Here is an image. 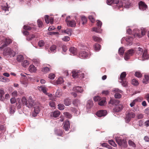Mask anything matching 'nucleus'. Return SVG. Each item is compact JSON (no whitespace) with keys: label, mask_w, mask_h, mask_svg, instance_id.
I'll return each instance as SVG.
<instances>
[{"label":"nucleus","mask_w":149,"mask_h":149,"mask_svg":"<svg viewBox=\"0 0 149 149\" xmlns=\"http://www.w3.org/2000/svg\"><path fill=\"white\" fill-rule=\"evenodd\" d=\"M115 138L116 142L120 146L125 148L127 147V144L126 140L125 139H122L121 137L119 136L116 137L115 136Z\"/></svg>","instance_id":"nucleus-1"},{"label":"nucleus","mask_w":149,"mask_h":149,"mask_svg":"<svg viewBox=\"0 0 149 149\" xmlns=\"http://www.w3.org/2000/svg\"><path fill=\"white\" fill-rule=\"evenodd\" d=\"M1 40L2 43H3V44L0 47L1 50H2L7 45L11 43L12 42V40L8 38H6L4 37H2L1 38Z\"/></svg>","instance_id":"nucleus-2"},{"label":"nucleus","mask_w":149,"mask_h":149,"mask_svg":"<svg viewBox=\"0 0 149 149\" xmlns=\"http://www.w3.org/2000/svg\"><path fill=\"white\" fill-rule=\"evenodd\" d=\"M3 54L5 55H8L14 57L15 55V53L10 47L4 48Z\"/></svg>","instance_id":"nucleus-3"},{"label":"nucleus","mask_w":149,"mask_h":149,"mask_svg":"<svg viewBox=\"0 0 149 149\" xmlns=\"http://www.w3.org/2000/svg\"><path fill=\"white\" fill-rule=\"evenodd\" d=\"M65 21L68 26L71 27H74L76 26L75 21L71 19L70 16H68L65 19Z\"/></svg>","instance_id":"nucleus-4"},{"label":"nucleus","mask_w":149,"mask_h":149,"mask_svg":"<svg viewBox=\"0 0 149 149\" xmlns=\"http://www.w3.org/2000/svg\"><path fill=\"white\" fill-rule=\"evenodd\" d=\"M135 116V113L133 112H128L126 114L125 118V122L126 123H128L132 118H134Z\"/></svg>","instance_id":"nucleus-5"},{"label":"nucleus","mask_w":149,"mask_h":149,"mask_svg":"<svg viewBox=\"0 0 149 149\" xmlns=\"http://www.w3.org/2000/svg\"><path fill=\"white\" fill-rule=\"evenodd\" d=\"M112 91L115 93L114 97L116 98L119 99L121 97V95L120 94L122 93V91L118 88L114 89Z\"/></svg>","instance_id":"nucleus-6"},{"label":"nucleus","mask_w":149,"mask_h":149,"mask_svg":"<svg viewBox=\"0 0 149 149\" xmlns=\"http://www.w3.org/2000/svg\"><path fill=\"white\" fill-rule=\"evenodd\" d=\"M27 104H26V107L29 108L32 107L35 105L34 100H33L31 96L29 97L28 99Z\"/></svg>","instance_id":"nucleus-7"},{"label":"nucleus","mask_w":149,"mask_h":149,"mask_svg":"<svg viewBox=\"0 0 149 149\" xmlns=\"http://www.w3.org/2000/svg\"><path fill=\"white\" fill-rule=\"evenodd\" d=\"M134 52L133 49H131L128 51L127 53L125 54L124 59L126 60H127L129 59L130 56H132L134 53Z\"/></svg>","instance_id":"nucleus-8"},{"label":"nucleus","mask_w":149,"mask_h":149,"mask_svg":"<svg viewBox=\"0 0 149 149\" xmlns=\"http://www.w3.org/2000/svg\"><path fill=\"white\" fill-rule=\"evenodd\" d=\"M107 113V112L106 110H100L96 113V115L98 117H100L105 116Z\"/></svg>","instance_id":"nucleus-9"},{"label":"nucleus","mask_w":149,"mask_h":149,"mask_svg":"<svg viewBox=\"0 0 149 149\" xmlns=\"http://www.w3.org/2000/svg\"><path fill=\"white\" fill-rule=\"evenodd\" d=\"M139 8L141 10L144 11L147 9V6L144 3L141 1L139 3Z\"/></svg>","instance_id":"nucleus-10"},{"label":"nucleus","mask_w":149,"mask_h":149,"mask_svg":"<svg viewBox=\"0 0 149 149\" xmlns=\"http://www.w3.org/2000/svg\"><path fill=\"white\" fill-rule=\"evenodd\" d=\"M72 91L78 93H82L83 92L84 90L81 87L76 86L73 88Z\"/></svg>","instance_id":"nucleus-11"},{"label":"nucleus","mask_w":149,"mask_h":149,"mask_svg":"<svg viewBox=\"0 0 149 149\" xmlns=\"http://www.w3.org/2000/svg\"><path fill=\"white\" fill-rule=\"evenodd\" d=\"M116 107L113 109V110L115 112H119L121 111L123 108L122 105L121 104H116Z\"/></svg>","instance_id":"nucleus-12"},{"label":"nucleus","mask_w":149,"mask_h":149,"mask_svg":"<svg viewBox=\"0 0 149 149\" xmlns=\"http://www.w3.org/2000/svg\"><path fill=\"white\" fill-rule=\"evenodd\" d=\"M142 59L143 60H144L146 59H147L149 58V56L147 53V50L146 49H145L143 51V53L141 56Z\"/></svg>","instance_id":"nucleus-13"},{"label":"nucleus","mask_w":149,"mask_h":149,"mask_svg":"<svg viewBox=\"0 0 149 149\" xmlns=\"http://www.w3.org/2000/svg\"><path fill=\"white\" fill-rule=\"evenodd\" d=\"M88 53L86 51H82L80 52L79 54V56L80 58H86L88 56Z\"/></svg>","instance_id":"nucleus-14"},{"label":"nucleus","mask_w":149,"mask_h":149,"mask_svg":"<svg viewBox=\"0 0 149 149\" xmlns=\"http://www.w3.org/2000/svg\"><path fill=\"white\" fill-rule=\"evenodd\" d=\"M60 114V112L58 111H55L51 113L50 116L51 117L56 118L58 117Z\"/></svg>","instance_id":"nucleus-15"},{"label":"nucleus","mask_w":149,"mask_h":149,"mask_svg":"<svg viewBox=\"0 0 149 149\" xmlns=\"http://www.w3.org/2000/svg\"><path fill=\"white\" fill-rule=\"evenodd\" d=\"M70 53L73 55H76L77 53V50L76 48L74 47H71L69 49Z\"/></svg>","instance_id":"nucleus-16"},{"label":"nucleus","mask_w":149,"mask_h":149,"mask_svg":"<svg viewBox=\"0 0 149 149\" xmlns=\"http://www.w3.org/2000/svg\"><path fill=\"white\" fill-rule=\"evenodd\" d=\"M38 88L40 91H42L46 95L47 94V89L45 87L43 86H38Z\"/></svg>","instance_id":"nucleus-17"},{"label":"nucleus","mask_w":149,"mask_h":149,"mask_svg":"<svg viewBox=\"0 0 149 149\" xmlns=\"http://www.w3.org/2000/svg\"><path fill=\"white\" fill-rule=\"evenodd\" d=\"M63 127L64 128L65 131L68 130L70 127V123L68 121H66L65 122Z\"/></svg>","instance_id":"nucleus-18"},{"label":"nucleus","mask_w":149,"mask_h":149,"mask_svg":"<svg viewBox=\"0 0 149 149\" xmlns=\"http://www.w3.org/2000/svg\"><path fill=\"white\" fill-rule=\"evenodd\" d=\"M80 71H78L77 70H73L72 72V77L74 78H76L78 77L79 76V73L80 72Z\"/></svg>","instance_id":"nucleus-19"},{"label":"nucleus","mask_w":149,"mask_h":149,"mask_svg":"<svg viewBox=\"0 0 149 149\" xmlns=\"http://www.w3.org/2000/svg\"><path fill=\"white\" fill-rule=\"evenodd\" d=\"M62 32L63 33H64L69 36H70L72 34V30L71 29L68 28L66 29L62 30Z\"/></svg>","instance_id":"nucleus-20"},{"label":"nucleus","mask_w":149,"mask_h":149,"mask_svg":"<svg viewBox=\"0 0 149 149\" xmlns=\"http://www.w3.org/2000/svg\"><path fill=\"white\" fill-rule=\"evenodd\" d=\"M119 101L118 100L111 99L110 101L109 102V104H111L112 105L114 104L116 105L117 104H119Z\"/></svg>","instance_id":"nucleus-21"},{"label":"nucleus","mask_w":149,"mask_h":149,"mask_svg":"<svg viewBox=\"0 0 149 149\" xmlns=\"http://www.w3.org/2000/svg\"><path fill=\"white\" fill-rule=\"evenodd\" d=\"M106 98L103 97L100 99V100L99 101L98 104L100 106H103L106 103Z\"/></svg>","instance_id":"nucleus-22"},{"label":"nucleus","mask_w":149,"mask_h":149,"mask_svg":"<svg viewBox=\"0 0 149 149\" xmlns=\"http://www.w3.org/2000/svg\"><path fill=\"white\" fill-rule=\"evenodd\" d=\"M5 94V92L3 90L0 89V100L3 101L4 98L3 95Z\"/></svg>","instance_id":"nucleus-23"},{"label":"nucleus","mask_w":149,"mask_h":149,"mask_svg":"<svg viewBox=\"0 0 149 149\" xmlns=\"http://www.w3.org/2000/svg\"><path fill=\"white\" fill-rule=\"evenodd\" d=\"M37 69L34 65H31L29 68V71L31 72H35Z\"/></svg>","instance_id":"nucleus-24"},{"label":"nucleus","mask_w":149,"mask_h":149,"mask_svg":"<svg viewBox=\"0 0 149 149\" xmlns=\"http://www.w3.org/2000/svg\"><path fill=\"white\" fill-rule=\"evenodd\" d=\"M126 40L127 42V44L130 45L132 44L133 38L129 36L126 38Z\"/></svg>","instance_id":"nucleus-25"},{"label":"nucleus","mask_w":149,"mask_h":149,"mask_svg":"<svg viewBox=\"0 0 149 149\" xmlns=\"http://www.w3.org/2000/svg\"><path fill=\"white\" fill-rule=\"evenodd\" d=\"M16 59L18 62H22L24 59V57L22 55H19L17 56Z\"/></svg>","instance_id":"nucleus-26"},{"label":"nucleus","mask_w":149,"mask_h":149,"mask_svg":"<svg viewBox=\"0 0 149 149\" xmlns=\"http://www.w3.org/2000/svg\"><path fill=\"white\" fill-rule=\"evenodd\" d=\"M93 106V101L91 100H89L87 101L86 107L88 108H90Z\"/></svg>","instance_id":"nucleus-27"},{"label":"nucleus","mask_w":149,"mask_h":149,"mask_svg":"<svg viewBox=\"0 0 149 149\" xmlns=\"http://www.w3.org/2000/svg\"><path fill=\"white\" fill-rule=\"evenodd\" d=\"M137 50V54L139 55V56H141L142 55L143 53V49L139 47L138 48Z\"/></svg>","instance_id":"nucleus-28"},{"label":"nucleus","mask_w":149,"mask_h":149,"mask_svg":"<svg viewBox=\"0 0 149 149\" xmlns=\"http://www.w3.org/2000/svg\"><path fill=\"white\" fill-rule=\"evenodd\" d=\"M126 73L125 72H123L121 74L120 77V81H122L125 79V77L126 76Z\"/></svg>","instance_id":"nucleus-29"},{"label":"nucleus","mask_w":149,"mask_h":149,"mask_svg":"<svg viewBox=\"0 0 149 149\" xmlns=\"http://www.w3.org/2000/svg\"><path fill=\"white\" fill-rule=\"evenodd\" d=\"M21 101L22 104L26 106V104H27L28 103V100H27L25 97H22L21 100Z\"/></svg>","instance_id":"nucleus-30"},{"label":"nucleus","mask_w":149,"mask_h":149,"mask_svg":"<svg viewBox=\"0 0 149 149\" xmlns=\"http://www.w3.org/2000/svg\"><path fill=\"white\" fill-rule=\"evenodd\" d=\"M149 80V77L147 75H145L144 78L143 79V83L146 84L148 82Z\"/></svg>","instance_id":"nucleus-31"},{"label":"nucleus","mask_w":149,"mask_h":149,"mask_svg":"<svg viewBox=\"0 0 149 149\" xmlns=\"http://www.w3.org/2000/svg\"><path fill=\"white\" fill-rule=\"evenodd\" d=\"M72 104L74 106H78L80 104L79 101L78 99L74 100L73 101Z\"/></svg>","instance_id":"nucleus-32"},{"label":"nucleus","mask_w":149,"mask_h":149,"mask_svg":"<svg viewBox=\"0 0 149 149\" xmlns=\"http://www.w3.org/2000/svg\"><path fill=\"white\" fill-rule=\"evenodd\" d=\"M64 103L66 106H69L71 104V101L70 99H67L64 100Z\"/></svg>","instance_id":"nucleus-33"},{"label":"nucleus","mask_w":149,"mask_h":149,"mask_svg":"<svg viewBox=\"0 0 149 149\" xmlns=\"http://www.w3.org/2000/svg\"><path fill=\"white\" fill-rule=\"evenodd\" d=\"M40 109L39 106H36L34 107V112L36 114H38L40 111Z\"/></svg>","instance_id":"nucleus-34"},{"label":"nucleus","mask_w":149,"mask_h":149,"mask_svg":"<svg viewBox=\"0 0 149 149\" xmlns=\"http://www.w3.org/2000/svg\"><path fill=\"white\" fill-rule=\"evenodd\" d=\"M50 71V69L47 67H45L42 68V71L44 73H46Z\"/></svg>","instance_id":"nucleus-35"},{"label":"nucleus","mask_w":149,"mask_h":149,"mask_svg":"<svg viewBox=\"0 0 149 149\" xmlns=\"http://www.w3.org/2000/svg\"><path fill=\"white\" fill-rule=\"evenodd\" d=\"M119 82L121 83L122 85L124 87L127 86V82L126 81L125 79H124L122 81L119 80Z\"/></svg>","instance_id":"nucleus-36"},{"label":"nucleus","mask_w":149,"mask_h":149,"mask_svg":"<svg viewBox=\"0 0 149 149\" xmlns=\"http://www.w3.org/2000/svg\"><path fill=\"white\" fill-rule=\"evenodd\" d=\"M93 38L94 41L98 42H100L102 40L101 38L95 36H93Z\"/></svg>","instance_id":"nucleus-37"},{"label":"nucleus","mask_w":149,"mask_h":149,"mask_svg":"<svg viewBox=\"0 0 149 149\" xmlns=\"http://www.w3.org/2000/svg\"><path fill=\"white\" fill-rule=\"evenodd\" d=\"M64 82L63 78L62 77H59L56 81L57 84H61Z\"/></svg>","instance_id":"nucleus-38"},{"label":"nucleus","mask_w":149,"mask_h":149,"mask_svg":"<svg viewBox=\"0 0 149 149\" xmlns=\"http://www.w3.org/2000/svg\"><path fill=\"white\" fill-rule=\"evenodd\" d=\"M56 45H52L50 47V50L51 52L54 53L56 52Z\"/></svg>","instance_id":"nucleus-39"},{"label":"nucleus","mask_w":149,"mask_h":149,"mask_svg":"<svg viewBox=\"0 0 149 149\" xmlns=\"http://www.w3.org/2000/svg\"><path fill=\"white\" fill-rule=\"evenodd\" d=\"M59 47H61L62 50L64 52H65L67 51V49L65 45L61 44L59 45Z\"/></svg>","instance_id":"nucleus-40"},{"label":"nucleus","mask_w":149,"mask_h":149,"mask_svg":"<svg viewBox=\"0 0 149 149\" xmlns=\"http://www.w3.org/2000/svg\"><path fill=\"white\" fill-rule=\"evenodd\" d=\"M55 132L56 134L59 136H61L63 134V131L61 130H55Z\"/></svg>","instance_id":"nucleus-41"},{"label":"nucleus","mask_w":149,"mask_h":149,"mask_svg":"<svg viewBox=\"0 0 149 149\" xmlns=\"http://www.w3.org/2000/svg\"><path fill=\"white\" fill-rule=\"evenodd\" d=\"M119 54L121 55H123L124 54V50L123 47H120L118 50Z\"/></svg>","instance_id":"nucleus-42"},{"label":"nucleus","mask_w":149,"mask_h":149,"mask_svg":"<svg viewBox=\"0 0 149 149\" xmlns=\"http://www.w3.org/2000/svg\"><path fill=\"white\" fill-rule=\"evenodd\" d=\"M55 77V75L54 74L51 73L49 74L48 78L51 80L54 79Z\"/></svg>","instance_id":"nucleus-43"},{"label":"nucleus","mask_w":149,"mask_h":149,"mask_svg":"<svg viewBox=\"0 0 149 149\" xmlns=\"http://www.w3.org/2000/svg\"><path fill=\"white\" fill-rule=\"evenodd\" d=\"M81 19L82 22V24L84 25L86 24L87 21L86 18L84 16H83L81 18Z\"/></svg>","instance_id":"nucleus-44"},{"label":"nucleus","mask_w":149,"mask_h":149,"mask_svg":"<svg viewBox=\"0 0 149 149\" xmlns=\"http://www.w3.org/2000/svg\"><path fill=\"white\" fill-rule=\"evenodd\" d=\"M109 143L113 147L116 146V144L115 143L114 141L112 140H111L109 141Z\"/></svg>","instance_id":"nucleus-45"},{"label":"nucleus","mask_w":149,"mask_h":149,"mask_svg":"<svg viewBox=\"0 0 149 149\" xmlns=\"http://www.w3.org/2000/svg\"><path fill=\"white\" fill-rule=\"evenodd\" d=\"M94 48L95 50H99L100 49V46L99 44L96 43L94 46Z\"/></svg>","instance_id":"nucleus-46"},{"label":"nucleus","mask_w":149,"mask_h":149,"mask_svg":"<svg viewBox=\"0 0 149 149\" xmlns=\"http://www.w3.org/2000/svg\"><path fill=\"white\" fill-rule=\"evenodd\" d=\"M29 64V62L27 60H24L22 63V65L24 67H26L28 66Z\"/></svg>","instance_id":"nucleus-47"},{"label":"nucleus","mask_w":149,"mask_h":149,"mask_svg":"<svg viewBox=\"0 0 149 149\" xmlns=\"http://www.w3.org/2000/svg\"><path fill=\"white\" fill-rule=\"evenodd\" d=\"M132 84L135 86H137L139 84L138 81L135 79H132Z\"/></svg>","instance_id":"nucleus-48"},{"label":"nucleus","mask_w":149,"mask_h":149,"mask_svg":"<svg viewBox=\"0 0 149 149\" xmlns=\"http://www.w3.org/2000/svg\"><path fill=\"white\" fill-rule=\"evenodd\" d=\"M128 143L129 145L130 146H132L133 147H134L135 146V144L134 143V142L131 140H129L128 141Z\"/></svg>","instance_id":"nucleus-49"},{"label":"nucleus","mask_w":149,"mask_h":149,"mask_svg":"<svg viewBox=\"0 0 149 149\" xmlns=\"http://www.w3.org/2000/svg\"><path fill=\"white\" fill-rule=\"evenodd\" d=\"M45 43L42 40H40L38 42V45L40 47H42L44 45Z\"/></svg>","instance_id":"nucleus-50"},{"label":"nucleus","mask_w":149,"mask_h":149,"mask_svg":"<svg viewBox=\"0 0 149 149\" xmlns=\"http://www.w3.org/2000/svg\"><path fill=\"white\" fill-rule=\"evenodd\" d=\"M64 114L67 118H70L72 117L71 115L68 112H66L64 113Z\"/></svg>","instance_id":"nucleus-51"},{"label":"nucleus","mask_w":149,"mask_h":149,"mask_svg":"<svg viewBox=\"0 0 149 149\" xmlns=\"http://www.w3.org/2000/svg\"><path fill=\"white\" fill-rule=\"evenodd\" d=\"M21 83L24 85L25 87H27L28 85L27 82L26 81H21Z\"/></svg>","instance_id":"nucleus-52"},{"label":"nucleus","mask_w":149,"mask_h":149,"mask_svg":"<svg viewBox=\"0 0 149 149\" xmlns=\"http://www.w3.org/2000/svg\"><path fill=\"white\" fill-rule=\"evenodd\" d=\"M101 98L98 96H97L94 97L93 100L95 102L99 101L100 100Z\"/></svg>","instance_id":"nucleus-53"},{"label":"nucleus","mask_w":149,"mask_h":149,"mask_svg":"<svg viewBox=\"0 0 149 149\" xmlns=\"http://www.w3.org/2000/svg\"><path fill=\"white\" fill-rule=\"evenodd\" d=\"M88 18L90 21L92 22L93 23L95 21V19L92 15H90L89 16Z\"/></svg>","instance_id":"nucleus-54"},{"label":"nucleus","mask_w":149,"mask_h":149,"mask_svg":"<svg viewBox=\"0 0 149 149\" xmlns=\"http://www.w3.org/2000/svg\"><path fill=\"white\" fill-rule=\"evenodd\" d=\"M58 109L60 110H63L64 109L65 106L62 104H59L58 105Z\"/></svg>","instance_id":"nucleus-55"},{"label":"nucleus","mask_w":149,"mask_h":149,"mask_svg":"<svg viewBox=\"0 0 149 149\" xmlns=\"http://www.w3.org/2000/svg\"><path fill=\"white\" fill-rule=\"evenodd\" d=\"M45 19L46 23L48 24L49 22V18L48 16L45 15Z\"/></svg>","instance_id":"nucleus-56"},{"label":"nucleus","mask_w":149,"mask_h":149,"mask_svg":"<svg viewBox=\"0 0 149 149\" xmlns=\"http://www.w3.org/2000/svg\"><path fill=\"white\" fill-rule=\"evenodd\" d=\"M135 75L136 77H140L142 76L140 72H136L135 73Z\"/></svg>","instance_id":"nucleus-57"},{"label":"nucleus","mask_w":149,"mask_h":149,"mask_svg":"<svg viewBox=\"0 0 149 149\" xmlns=\"http://www.w3.org/2000/svg\"><path fill=\"white\" fill-rule=\"evenodd\" d=\"M9 81V80L8 78L3 77L2 76V82H6Z\"/></svg>","instance_id":"nucleus-58"},{"label":"nucleus","mask_w":149,"mask_h":149,"mask_svg":"<svg viewBox=\"0 0 149 149\" xmlns=\"http://www.w3.org/2000/svg\"><path fill=\"white\" fill-rule=\"evenodd\" d=\"M49 105L50 106L53 108L55 106V104L53 101H51L49 102Z\"/></svg>","instance_id":"nucleus-59"},{"label":"nucleus","mask_w":149,"mask_h":149,"mask_svg":"<svg viewBox=\"0 0 149 149\" xmlns=\"http://www.w3.org/2000/svg\"><path fill=\"white\" fill-rule=\"evenodd\" d=\"M35 37V36L34 35H32L30 36L27 38V40L29 41L31 40L33 38Z\"/></svg>","instance_id":"nucleus-60"},{"label":"nucleus","mask_w":149,"mask_h":149,"mask_svg":"<svg viewBox=\"0 0 149 149\" xmlns=\"http://www.w3.org/2000/svg\"><path fill=\"white\" fill-rule=\"evenodd\" d=\"M38 26L39 27H41L42 25V22L40 20L38 19L37 21Z\"/></svg>","instance_id":"nucleus-61"},{"label":"nucleus","mask_w":149,"mask_h":149,"mask_svg":"<svg viewBox=\"0 0 149 149\" xmlns=\"http://www.w3.org/2000/svg\"><path fill=\"white\" fill-rule=\"evenodd\" d=\"M93 31H95L96 33H100L101 32L100 31V30L99 29H98L97 28H93L92 29Z\"/></svg>","instance_id":"nucleus-62"},{"label":"nucleus","mask_w":149,"mask_h":149,"mask_svg":"<svg viewBox=\"0 0 149 149\" xmlns=\"http://www.w3.org/2000/svg\"><path fill=\"white\" fill-rule=\"evenodd\" d=\"M12 95L13 97H16L17 95V92L16 91H14L12 93Z\"/></svg>","instance_id":"nucleus-63"},{"label":"nucleus","mask_w":149,"mask_h":149,"mask_svg":"<svg viewBox=\"0 0 149 149\" xmlns=\"http://www.w3.org/2000/svg\"><path fill=\"white\" fill-rule=\"evenodd\" d=\"M70 38L68 36H65L62 38L63 40L65 41H68L70 40Z\"/></svg>","instance_id":"nucleus-64"}]
</instances>
